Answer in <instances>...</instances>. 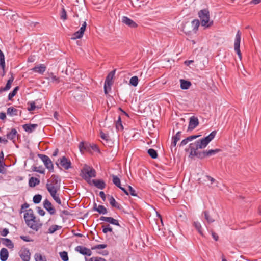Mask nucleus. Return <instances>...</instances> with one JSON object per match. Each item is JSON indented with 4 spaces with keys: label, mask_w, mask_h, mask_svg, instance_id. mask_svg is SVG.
Instances as JSON below:
<instances>
[{
    "label": "nucleus",
    "mask_w": 261,
    "mask_h": 261,
    "mask_svg": "<svg viewBox=\"0 0 261 261\" xmlns=\"http://www.w3.org/2000/svg\"><path fill=\"white\" fill-rule=\"evenodd\" d=\"M217 132L213 130L205 138L196 141L195 142L190 144L189 148H192L193 150L204 148L207 144L215 137Z\"/></svg>",
    "instance_id": "obj_1"
},
{
    "label": "nucleus",
    "mask_w": 261,
    "mask_h": 261,
    "mask_svg": "<svg viewBox=\"0 0 261 261\" xmlns=\"http://www.w3.org/2000/svg\"><path fill=\"white\" fill-rule=\"evenodd\" d=\"M61 180L59 176L53 174L47 180L46 188L48 192L58 191L60 189Z\"/></svg>",
    "instance_id": "obj_2"
},
{
    "label": "nucleus",
    "mask_w": 261,
    "mask_h": 261,
    "mask_svg": "<svg viewBox=\"0 0 261 261\" xmlns=\"http://www.w3.org/2000/svg\"><path fill=\"white\" fill-rule=\"evenodd\" d=\"M80 176L89 185H91V178L95 177L96 172L94 169L87 165H85L81 171Z\"/></svg>",
    "instance_id": "obj_3"
},
{
    "label": "nucleus",
    "mask_w": 261,
    "mask_h": 261,
    "mask_svg": "<svg viewBox=\"0 0 261 261\" xmlns=\"http://www.w3.org/2000/svg\"><path fill=\"white\" fill-rule=\"evenodd\" d=\"M198 15L202 26L208 28L213 25V21L210 20V13L208 9H204L200 10Z\"/></svg>",
    "instance_id": "obj_4"
},
{
    "label": "nucleus",
    "mask_w": 261,
    "mask_h": 261,
    "mask_svg": "<svg viewBox=\"0 0 261 261\" xmlns=\"http://www.w3.org/2000/svg\"><path fill=\"white\" fill-rule=\"evenodd\" d=\"M241 32L238 30L236 35L234 43V49L237 54L240 60L242 59V54L240 49L241 42Z\"/></svg>",
    "instance_id": "obj_5"
},
{
    "label": "nucleus",
    "mask_w": 261,
    "mask_h": 261,
    "mask_svg": "<svg viewBox=\"0 0 261 261\" xmlns=\"http://www.w3.org/2000/svg\"><path fill=\"white\" fill-rule=\"evenodd\" d=\"M35 216L33 213V211L32 209L27 210V213L24 215V219L25 223L28 227L30 228H36L35 225H31L30 222H32L33 220L35 219Z\"/></svg>",
    "instance_id": "obj_6"
},
{
    "label": "nucleus",
    "mask_w": 261,
    "mask_h": 261,
    "mask_svg": "<svg viewBox=\"0 0 261 261\" xmlns=\"http://www.w3.org/2000/svg\"><path fill=\"white\" fill-rule=\"evenodd\" d=\"M38 156L43 162L45 167L50 171L53 172L54 165L50 158L48 156L44 154H39Z\"/></svg>",
    "instance_id": "obj_7"
},
{
    "label": "nucleus",
    "mask_w": 261,
    "mask_h": 261,
    "mask_svg": "<svg viewBox=\"0 0 261 261\" xmlns=\"http://www.w3.org/2000/svg\"><path fill=\"white\" fill-rule=\"evenodd\" d=\"M56 165L59 166L60 164L65 170H68L71 168V163L69 160H68L66 156H64L58 160Z\"/></svg>",
    "instance_id": "obj_8"
},
{
    "label": "nucleus",
    "mask_w": 261,
    "mask_h": 261,
    "mask_svg": "<svg viewBox=\"0 0 261 261\" xmlns=\"http://www.w3.org/2000/svg\"><path fill=\"white\" fill-rule=\"evenodd\" d=\"M190 150L189 156H196L200 159H203L205 157H207L206 151H198V150H193L192 148H189Z\"/></svg>",
    "instance_id": "obj_9"
},
{
    "label": "nucleus",
    "mask_w": 261,
    "mask_h": 261,
    "mask_svg": "<svg viewBox=\"0 0 261 261\" xmlns=\"http://www.w3.org/2000/svg\"><path fill=\"white\" fill-rule=\"evenodd\" d=\"M19 255L23 261H30L31 253L28 248L25 247L21 248L19 252Z\"/></svg>",
    "instance_id": "obj_10"
},
{
    "label": "nucleus",
    "mask_w": 261,
    "mask_h": 261,
    "mask_svg": "<svg viewBox=\"0 0 261 261\" xmlns=\"http://www.w3.org/2000/svg\"><path fill=\"white\" fill-rule=\"evenodd\" d=\"M87 25V23L86 21H84L79 30L73 33L72 35V36L71 37V39L73 40H75L76 39H80L82 38L83 36L84 32L86 30V27Z\"/></svg>",
    "instance_id": "obj_11"
},
{
    "label": "nucleus",
    "mask_w": 261,
    "mask_h": 261,
    "mask_svg": "<svg viewBox=\"0 0 261 261\" xmlns=\"http://www.w3.org/2000/svg\"><path fill=\"white\" fill-rule=\"evenodd\" d=\"M43 207L50 215H54L56 213L55 208L47 199L44 201Z\"/></svg>",
    "instance_id": "obj_12"
},
{
    "label": "nucleus",
    "mask_w": 261,
    "mask_h": 261,
    "mask_svg": "<svg viewBox=\"0 0 261 261\" xmlns=\"http://www.w3.org/2000/svg\"><path fill=\"white\" fill-rule=\"evenodd\" d=\"M75 250L79 252L82 255L91 256L92 255V251L91 249H88L83 246H78L75 248Z\"/></svg>",
    "instance_id": "obj_13"
},
{
    "label": "nucleus",
    "mask_w": 261,
    "mask_h": 261,
    "mask_svg": "<svg viewBox=\"0 0 261 261\" xmlns=\"http://www.w3.org/2000/svg\"><path fill=\"white\" fill-rule=\"evenodd\" d=\"M99 220L102 221L108 222L114 225L120 226L118 221L111 217L101 216Z\"/></svg>",
    "instance_id": "obj_14"
},
{
    "label": "nucleus",
    "mask_w": 261,
    "mask_h": 261,
    "mask_svg": "<svg viewBox=\"0 0 261 261\" xmlns=\"http://www.w3.org/2000/svg\"><path fill=\"white\" fill-rule=\"evenodd\" d=\"M99 189H104L106 188V184L102 179H93L91 181V184Z\"/></svg>",
    "instance_id": "obj_15"
},
{
    "label": "nucleus",
    "mask_w": 261,
    "mask_h": 261,
    "mask_svg": "<svg viewBox=\"0 0 261 261\" xmlns=\"http://www.w3.org/2000/svg\"><path fill=\"white\" fill-rule=\"evenodd\" d=\"M122 22L132 28H136L138 27V24L135 21L126 16L122 17Z\"/></svg>",
    "instance_id": "obj_16"
},
{
    "label": "nucleus",
    "mask_w": 261,
    "mask_h": 261,
    "mask_svg": "<svg viewBox=\"0 0 261 261\" xmlns=\"http://www.w3.org/2000/svg\"><path fill=\"white\" fill-rule=\"evenodd\" d=\"M115 72L116 69L113 70V71L110 72L107 76L106 80L105 81V83L106 84V85H108L109 89H111V86L113 83L112 80L115 75Z\"/></svg>",
    "instance_id": "obj_17"
},
{
    "label": "nucleus",
    "mask_w": 261,
    "mask_h": 261,
    "mask_svg": "<svg viewBox=\"0 0 261 261\" xmlns=\"http://www.w3.org/2000/svg\"><path fill=\"white\" fill-rule=\"evenodd\" d=\"M198 124L199 121L198 118L195 116H192L190 118L188 129H194Z\"/></svg>",
    "instance_id": "obj_18"
},
{
    "label": "nucleus",
    "mask_w": 261,
    "mask_h": 261,
    "mask_svg": "<svg viewBox=\"0 0 261 261\" xmlns=\"http://www.w3.org/2000/svg\"><path fill=\"white\" fill-rule=\"evenodd\" d=\"M93 210L102 215L106 214L108 213L107 209L103 205H99L97 206L96 203H94Z\"/></svg>",
    "instance_id": "obj_19"
},
{
    "label": "nucleus",
    "mask_w": 261,
    "mask_h": 261,
    "mask_svg": "<svg viewBox=\"0 0 261 261\" xmlns=\"http://www.w3.org/2000/svg\"><path fill=\"white\" fill-rule=\"evenodd\" d=\"M46 69V67L42 64L38 65L32 69V71L43 74Z\"/></svg>",
    "instance_id": "obj_20"
},
{
    "label": "nucleus",
    "mask_w": 261,
    "mask_h": 261,
    "mask_svg": "<svg viewBox=\"0 0 261 261\" xmlns=\"http://www.w3.org/2000/svg\"><path fill=\"white\" fill-rule=\"evenodd\" d=\"M38 125L37 124H25L22 125L23 129L28 133H32L37 127Z\"/></svg>",
    "instance_id": "obj_21"
},
{
    "label": "nucleus",
    "mask_w": 261,
    "mask_h": 261,
    "mask_svg": "<svg viewBox=\"0 0 261 261\" xmlns=\"http://www.w3.org/2000/svg\"><path fill=\"white\" fill-rule=\"evenodd\" d=\"M0 67L2 69V72L1 75L4 76L5 74V56L3 53L0 50Z\"/></svg>",
    "instance_id": "obj_22"
},
{
    "label": "nucleus",
    "mask_w": 261,
    "mask_h": 261,
    "mask_svg": "<svg viewBox=\"0 0 261 261\" xmlns=\"http://www.w3.org/2000/svg\"><path fill=\"white\" fill-rule=\"evenodd\" d=\"M17 136H18L19 134L15 128H12L11 131L6 135L7 138L10 140H13V142L14 141V139Z\"/></svg>",
    "instance_id": "obj_23"
},
{
    "label": "nucleus",
    "mask_w": 261,
    "mask_h": 261,
    "mask_svg": "<svg viewBox=\"0 0 261 261\" xmlns=\"http://www.w3.org/2000/svg\"><path fill=\"white\" fill-rule=\"evenodd\" d=\"M108 198L110 204L112 207H116L119 210L121 209V204L116 202L115 198L112 196L109 195Z\"/></svg>",
    "instance_id": "obj_24"
},
{
    "label": "nucleus",
    "mask_w": 261,
    "mask_h": 261,
    "mask_svg": "<svg viewBox=\"0 0 261 261\" xmlns=\"http://www.w3.org/2000/svg\"><path fill=\"white\" fill-rule=\"evenodd\" d=\"M9 255L8 250L5 248L1 249L0 251V259L2 261H6L7 260Z\"/></svg>",
    "instance_id": "obj_25"
},
{
    "label": "nucleus",
    "mask_w": 261,
    "mask_h": 261,
    "mask_svg": "<svg viewBox=\"0 0 261 261\" xmlns=\"http://www.w3.org/2000/svg\"><path fill=\"white\" fill-rule=\"evenodd\" d=\"M180 88L184 90L188 89L191 85V83L190 81L185 80L184 79L180 80Z\"/></svg>",
    "instance_id": "obj_26"
},
{
    "label": "nucleus",
    "mask_w": 261,
    "mask_h": 261,
    "mask_svg": "<svg viewBox=\"0 0 261 261\" xmlns=\"http://www.w3.org/2000/svg\"><path fill=\"white\" fill-rule=\"evenodd\" d=\"M14 78L13 76V74H11V76L9 78V79L8 80L5 87H3V88L2 87L1 88V90L3 91H8V90H9L11 88V84H12L13 81H14Z\"/></svg>",
    "instance_id": "obj_27"
},
{
    "label": "nucleus",
    "mask_w": 261,
    "mask_h": 261,
    "mask_svg": "<svg viewBox=\"0 0 261 261\" xmlns=\"http://www.w3.org/2000/svg\"><path fill=\"white\" fill-rule=\"evenodd\" d=\"M39 183L40 180L33 177H31L29 180V185L31 187H34L36 186L39 185Z\"/></svg>",
    "instance_id": "obj_28"
},
{
    "label": "nucleus",
    "mask_w": 261,
    "mask_h": 261,
    "mask_svg": "<svg viewBox=\"0 0 261 261\" xmlns=\"http://www.w3.org/2000/svg\"><path fill=\"white\" fill-rule=\"evenodd\" d=\"M2 240L3 244L9 248L12 249L14 247V244L10 239L8 238H2Z\"/></svg>",
    "instance_id": "obj_29"
},
{
    "label": "nucleus",
    "mask_w": 261,
    "mask_h": 261,
    "mask_svg": "<svg viewBox=\"0 0 261 261\" xmlns=\"http://www.w3.org/2000/svg\"><path fill=\"white\" fill-rule=\"evenodd\" d=\"M18 112V110L13 107L8 108L7 110V114L11 116L17 115Z\"/></svg>",
    "instance_id": "obj_30"
},
{
    "label": "nucleus",
    "mask_w": 261,
    "mask_h": 261,
    "mask_svg": "<svg viewBox=\"0 0 261 261\" xmlns=\"http://www.w3.org/2000/svg\"><path fill=\"white\" fill-rule=\"evenodd\" d=\"M58 191H55L52 192H49L51 196L54 199V200L59 204H61V200L59 196V194H57Z\"/></svg>",
    "instance_id": "obj_31"
},
{
    "label": "nucleus",
    "mask_w": 261,
    "mask_h": 261,
    "mask_svg": "<svg viewBox=\"0 0 261 261\" xmlns=\"http://www.w3.org/2000/svg\"><path fill=\"white\" fill-rule=\"evenodd\" d=\"M193 225L195 227V228H196V229L198 231V233L200 235L203 236V233L202 228V226H201L200 223L198 221H194L193 222Z\"/></svg>",
    "instance_id": "obj_32"
},
{
    "label": "nucleus",
    "mask_w": 261,
    "mask_h": 261,
    "mask_svg": "<svg viewBox=\"0 0 261 261\" xmlns=\"http://www.w3.org/2000/svg\"><path fill=\"white\" fill-rule=\"evenodd\" d=\"M203 213L204 215V218L208 223H213L215 221V219L210 216L208 211H205Z\"/></svg>",
    "instance_id": "obj_33"
},
{
    "label": "nucleus",
    "mask_w": 261,
    "mask_h": 261,
    "mask_svg": "<svg viewBox=\"0 0 261 261\" xmlns=\"http://www.w3.org/2000/svg\"><path fill=\"white\" fill-rule=\"evenodd\" d=\"M30 223L31 225H35V227H36V228L31 229L36 231H38L42 226V224L40 223L39 221H37L36 218L35 219L33 220L32 222H30Z\"/></svg>",
    "instance_id": "obj_34"
},
{
    "label": "nucleus",
    "mask_w": 261,
    "mask_h": 261,
    "mask_svg": "<svg viewBox=\"0 0 261 261\" xmlns=\"http://www.w3.org/2000/svg\"><path fill=\"white\" fill-rule=\"evenodd\" d=\"M192 27L194 33H196L200 25V21L198 19L193 20L192 22Z\"/></svg>",
    "instance_id": "obj_35"
},
{
    "label": "nucleus",
    "mask_w": 261,
    "mask_h": 261,
    "mask_svg": "<svg viewBox=\"0 0 261 261\" xmlns=\"http://www.w3.org/2000/svg\"><path fill=\"white\" fill-rule=\"evenodd\" d=\"M111 176L113 184L117 187H120L121 181L120 178L117 176L113 174Z\"/></svg>",
    "instance_id": "obj_36"
},
{
    "label": "nucleus",
    "mask_w": 261,
    "mask_h": 261,
    "mask_svg": "<svg viewBox=\"0 0 261 261\" xmlns=\"http://www.w3.org/2000/svg\"><path fill=\"white\" fill-rule=\"evenodd\" d=\"M34 258L35 261H47L45 256L42 255L40 253H36L35 254Z\"/></svg>",
    "instance_id": "obj_37"
},
{
    "label": "nucleus",
    "mask_w": 261,
    "mask_h": 261,
    "mask_svg": "<svg viewBox=\"0 0 261 261\" xmlns=\"http://www.w3.org/2000/svg\"><path fill=\"white\" fill-rule=\"evenodd\" d=\"M116 129L118 130H123V126L122 123L121 116L119 115L118 117V120H117L116 122Z\"/></svg>",
    "instance_id": "obj_38"
},
{
    "label": "nucleus",
    "mask_w": 261,
    "mask_h": 261,
    "mask_svg": "<svg viewBox=\"0 0 261 261\" xmlns=\"http://www.w3.org/2000/svg\"><path fill=\"white\" fill-rule=\"evenodd\" d=\"M148 154L151 157L152 159H155L158 158V153L154 149H149L147 151Z\"/></svg>",
    "instance_id": "obj_39"
},
{
    "label": "nucleus",
    "mask_w": 261,
    "mask_h": 261,
    "mask_svg": "<svg viewBox=\"0 0 261 261\" xmlns=\"http://www.w3.org/2000/svg\"><path fill=\"white\" fill-rule=\"evenodd\" d=\"M79 147L81 152H84L85 150L88 149L89 144H85L84 142H81L79 144Z\"/></svg>",
    "instance_id": "obj_40"
},
{
    "label": "nucleus",
    "mask_w": 261,
    "mask_h": 261,
    "mask_svg": "<svg viewBox=\"0 0 261 261\" xmlns=\"http://www.w3.org/2000/svg\"><path fill=\"white\" fill-rule=\"evenodd\" d=\"M138 78L137 76H134L132 77L129 80V84L136 87L138 84Z\"/></svg>",
    "instance_id": "obj_41"
},
{
    "label": "nucleus",
    "mask_w": 261,
    "mask_h": 261,
    "mask_svg": "<svg viewBox=\"0 0 261 261\" xmlns=\"http://www.w3.org/2000/svg\"><path fill=\"white\" fill-rule=\"evenodd\" d=\"M85 261H107V260L106 259H105V258H102L101 257L96 256V257H92L90 258L85 257Z\"/></svg>",
    "instance_id": "obj_42"
},
{
    "label": "nucleus",
    "mask_w": 261,
    "mask_h": 261,
    "mask_svg": "<svg viewBox=\"0 0 261 261\" xmlns=\"http://www.w3.org/2000/svg\"><path fill=\"white\" fill-rule=\"evenodd\" d=\"M221 150L220 149H211L206 151L207 156H210L216 154V153L220 152Z\"/></svg>",
    "instance_id": "obj_43"
},
{
    "label": "nucleus",
    "mask_w": 261,
    "mask_h": 261,
    "mask_svg": "<svg viewBox=\"0 0 261 261\" xmlns=\"http://www.w3.org/2000/svg\"><path fill=\"white\" fill-rule=\"evenodd\" d=\"M60 256L63 261H68L69 259L68 253L66 251H62L59 253Z\"/></svg>",
    "instance_id": "obj_44"
},
{
    "label": "nucleus",
    "mask_w": 261,
    "mask_h": 261,
    "mask_svg": "<svg viewBox=\"0 0 261 261\" xmlns=\"http://www.w3.org/2000/svg\"><path fill=\"white\" fill-rule=\"evenodd\" d=\"M32 170L41 174H44L45 169L42 166L36 167L34 166L32 168Z\"/></svg>",
    "instance_id": "obj_45"
},
{
    "label": "nucleus",
    "mask_w": 261,
    "mask_h": 261,
    "mask_svg": "<svg viewBox=\"0 0 261 261\" xmlns=\"http://www.w3.org/2000/svg\"><path fill=\"white\" fill-rule=\"evenodd\" d=\"M19 90V87H16L8 95L9 100H11L17 93V91Z\"/></svg>",
    "instance_id": "obj_46"
},
{
    "label": "nucleus",
    "mask_w": 261,
    "mask_h": 261,
    "mask_svg": "<svg viewBox=\"0 0 261 261\" xmlns=\"http://www.w3.org/2000/svg\"><path fill=\"white\" fill-rule=\"evenodd\" d=\"M42 196L40 194L35 195L33 198V201L35 204H38L40 202L42 199Z\"/></svg>",
    "instance_id": "obj_47"
},
{
    "label": "nucleus",
    "mask_w": 261,
    "mask_h": 261,
    "mask_svg": "<svg viewBox=\"0 0 261 261\" xmlns=\"http://www.w3.org/2000/svg\"><path fill=\"white\" fill-rule=\"evenodd\" d=\"M102 232L104 233H107L108 232H112L113 229L110 226L109 224H107L106 225H103L102 226Z\"/></svg>",
    "instance_id": "obj_48"
},
{
    "label": "nucleus",
    "mask_w": 261,
    "mask_h": 261,
    "mask_svg": "<svg viewBox=\"0 0 261 261\" xmlns=\"http://www.w3.org/2000/svg\"><path fill=\"white\" fill-rule=\"evenodd\" d=\"M49 77L50 79V81L53 83H59L60 82V79L59 77H57L56 75L54 74V73H51L49 74Z\"/></svg>",
    "instance_id": "obj_49"
},
{
    "label": "nucleus",
    "mask_w": 261,
    "mask_h": 261,
    "mask_svg": "<svg viewBox=\"0 0 261 261\" xmlns=\"http://www.w3.org/2000/svg\"><path fill=\"white\" fill-rule=\"evenodd\" d=\"M60 227H61L59 226L58 225H53L48 229V232L49 233H53L56 231H57L59 229V228H60Z\"/></svg>",
    "instance_id": "obj_50"
},
{
    "label": "nucleus",
    "mask_w": 261,
    "mask_h": 261,
    "mask_svg": "<svg viewBox=\"0 0 261 261\" xmlns=\"http://www.w3.org/2000/svg\"><path fill=\"white\" fill-rule=\"evenodd\" d=\"M60 18L61 19L65 20L67 19V13L64 7L62 8V10L61 11L60 14Z\"/></svg>",
    "instance_id": "obj_51"
},
{
    "label": "nucleus",
    "mask_w": 261,
    "mask_h": 261,
    "mask_svg": "<svg viewBox=\"0 0 261 261\" xmlns=\"http://www.w3.org/2000/svg\"><path fill=\"white\" fill-rule=\"evenodd\" d=\"M100 137L106 141L107 142H109L110 141V137L108 135V134H105L103 132L101 131L100 133Z\"/></svg>",
    "instance_id": "obj_52"
},
{
    "label": "nucleus",
    "mask_w": 261,
    "mask_h": 261,
    "mask_svg": "<svg viewBox=\"0 0 261 261\" xmlns=\"http://www.w3.org/2000/svg\"><path fill=\"white\" fill-rule=\"evenodd\" d=\"M107 247L106 244H98L91 247V250L104 249Z\"/></svg>",
    "instance_id": "obj_53"
},
{
    "label": "nucleus",
    "mask_w": 261,
    "mask_h": 261,
    "mask_svg": "<svg viewBox=\"0 0 261 261\" xmlns=\"http://www.w3.org/2000/svg\"><path fill=\"white\" fill-rule=\"evenodd\" d=\"M181 135V132H180V131L178 132L175 134V136H173L172 139L173 140H176L178 141L180 139Z\"/></svg>",
    "instance_id": "obj_54"
},
{
    "label": "nucleus",
    "mask_w": 261,
    "mask_h": 261,
    "mask_svg": "<svg viewBox=\"0 0 261 261\" xmlns=\"http://www.w3.org/2000/svg\"><path fill=\"white\" fill-rule=\"evenodd\" d=\"M128 189H129V194H130L132 196H137V195L136 193V191L130 186H128Z\"/></svg>",
    "instance_id": "obj_55"
},
{
    "label": "nucleus",
    "mask_w": 261,
    "mask_h": 261,
    "mask_svg": "<svg viewBox=\"0 0 261 261\" xmlns=\"http://www.w3.org/2000/svg\"><path fill=\"white\" fill-rule=\"evenodd\" d=\"M20 239L23 240L25 242H31L33 241V240L31 239L29 236H21L20 237Z\"/></svg>",
    "instance_id": "obj_56"
},
{
    "label": "nucleus",
    "mask_w": 261,
    "mask_h": 261,
    "mask_svg": "<svg viewBox=\"0 0 261 261\" xmlns=\"http://www.w3.org/2000/svg\"><path fill=\"white\" fill-rule=\"evenodd\" d=\"M36 108L35 103L34 102H32L30 103V107L28 108L29 111H32L35 110Z\"/></svg>",
    "instance_id": "obj_57"
},
{
    "label": "nucleus",
    "mask_w": 261,
    "mask_h": 261,
    "mask_svg": "<svg viewBox=\"0 0 261 261\" xmlns=\"http://www.w3.org/2000/svg\"><path fill=\"white\" fill-rule=\"evenodd\" d=\"M189 139L187 138L182 140V141L180 142L179 146H184L185 145H186L188 142H189Z\"/></svg>",
    "instance_id": "obj_58"
},
{
    "label": "nucleus",
    "mask_w": 261,
    "mask_h": 261,
    "mask_svg": "<svg viewBox=\"0 0 261 261\" xmlns=\"http://www.w3.org/2000/svg\"><path fill=\"white\" fill-rule=\"evenodd\" d=\"M9 233V230L7 228H4L2 231L1 234L2 236L5 237Z\"/></svg>",
    "instance_id": "obj_59"
},
{
    "label": "nucleus",
    "mask_w": 261,
    "mask_h": 261,
    "mask_svg": "<svg viewBox=\"0 0 261 261\" xmlns=\"http://www.w3.org/2000/svg\"><path fill=\"white\" fill-rule=\"evenodd\" d=\"M37 211L38 214L41 216H43L45 214V211L41 209L40 207H38Z\"/></svg>",
    "instance_id": "obj_60"
},
{
    "label": "nucleus",
    "mask_w": 261,
    "mask_h": 261,
    "mask_svg": "<svg viewBox=\"0 0 261 261\" xmlns=\"http://www.w3.org/2000/svg\"><path fill=\"white\" fill-rule=\"evenodd\" d=\"M99 196L101 198V199L103 200V201H105L106 200V195L104 193V192L103 191H100L99 192Z\"/></svg>",
    "instance_id": "obj_61"
},
{
    "label": "nucleus",
    "mask_w": 261,
    "mask_h": 261,
    "mask_svg": "<svg viewBox=\"0 0 261 261\" xmlns=\"http://www.w3.org/2000/svg\"><path fill=\"white\" fill-rule=\"evenodd\" d=\"M212 237H213V239L215 241H218V240L219 236H218V235L217 233H216L215 232H214L213 231H212Z\"/></svg>",
    "instance_id": "obj_62"
},
{
    "label": "nucleus",
    "mask_w": 261,
    "mask_h": 261,
    "mask_svg": "<svg viewBox=\"0 0 261 261\" xmlns=\"http://www.w3.org/2000/svg\"><path fill=\"white\" fill-rule=\"evenodd\" d=\"M6 118V113L4 112H1L0 113V119L1 120H5Z\"/></svg>",
    "instance_id": "obj_63"
},
{
    "label": "nucleus",
    "mask_w": 261,
    "mask_h": 261,
    "mask_svg": "<svg viewBox=\"0 0 261 261\" xmlns=\"http://www.w3.org/2000/svg\"><path fill=\"white\" fill-rule=\"evenodd\" d=\"M198 137H199L198 135H192V136L188 137V138L189 139V141H191L193 140V139H196Z\"/></svg>",
    "instance_id": "obj_64"
}]
</instances>
